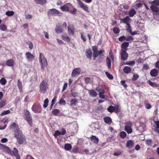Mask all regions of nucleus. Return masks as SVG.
<instances>
[{
  "mask_svg": "<svg viewBox=\"0 0 159 159\" xmlns=\"http://www.w3.org/2000/svg\"><path fill=\"white\" fill-rule=\"evenodd\" d=\"M105 74L107 77L110 79L112 80L113 79V76L110 74L108 72H106Z\"/></svg>",
  "mask_w": 159,
  "mask_h": 159,
  "instance_id": "obj_55",
  "label": "nucleus"
},
{
  "mask_svg": "<svg viewBox=\"0 0 159 159\" xmlns=\"http://www.w3.org/2000/svg\"><path fill=\"white\" fill-rule=\"evenodd\" d=\"M35 2L37 4L43 5L46 3V0H34Z\"/></svg>",
  "mask_w": 159,
  "mask_h": 159,
  "instance_id": "obj_31",
  "label": "nucleus"
},
{
  "mask_svg": "<svg viewBox=\"0 0 159 159\" xmlns=\"http://www.w3.org/2000/svg\"><path fill=\"white\" fill-rule=\"evenodd\" d=\"M88 92L90 96L92 97H95L97 95V92L93 90H89Z\"/></svg>",
  "mask_w": 159,
  "mask_h": 159,
  "instance_id": "obj_17",
  "label": "nucleus"
},
{
  "mask_svg": "<svg viewBox=\"0 0 159 159\" xmlns=\"http://www.w3.org/2000/svg\"><path fill=\"white\" fill-rule=\"evenodd\" d=\"M60 131L61 132L62 135L65 134L66 133V130L63 128L61 129L60 130Z\"/></svg>",
  "mask_w": 159,
  "mask_h": 159,
  "instance_id": "obj_63",
  "label": "nucleus"
},
{
  "mask_svg": "<svg viewBox=\"0 0 159 159\" xmlns=\"http://www.w3.org/2000/svg\"><path fill=\"white\" fill-rule=\"evenodd\" d=\"M113 32L115 34H118L120 32V30L118 27H114L113 30Z\"/></svg>",
  "mask_w": 159,
  "mask_h": 159,
  "instance_id": "obj_50",
  "label": "nucleus"
},
{
  "mask_svg": "<svg viewBox=\"0 0 159 159\" xmlns=\"http://www.w3.org/2000/svg\"><path fill=\"white\" fill-rule=\"evenodd\" d=\"M126 134L124 131H122L120 133V136L122 138H124L126 136Z\"/></svg>",
  "mask_w": 159,
  "mask_h": 159,
  "instance_id": "obj_44",
  "label": "nucleus"
},
{
  "mask_svg": "<svg viewBox=\"0 0 159 159\" xmlns=\"http://www.w3.org/2000/svg\"><path fill=\"white\" fill-rule=\"evenodd\" d=\"M59 111L57 109H55L52 111V113L54 115H57L59 112Z\"/></svg>",
  "mask_w": 159,
  "mask_h": 159,
  "instance_id": "obj_54",
  "label": "nucleus"
},
{
  "mask_svg": "<svg viewBox=\"0 0 159 159\" xmlns=\"http://www.w3.org/2000/svg\"><path fill=\"white\" fill-rule=\"evenodd\" d=\"M114 111L116 113L119 112L120 110V107L118 105H116L114 106Z\"/></svg>",
  "mask_w": 159,
  "mask_h": 159,
  "instance_id": "obj_41",
  "label": "nucleus"
},
{
  "mask_svg": "<svg viewBox=\"0 0 159 159\" xmlns=\"http://www.w3.org/2000/svg\"><path fill=\"white\" fill-rule=\"evenodd\" d=\"M14 64V61L12 59L8 60L6 61V64L9 66H12Z\"/></svg>",
  "mask_w": 159,
  "mask_h": 159,
  "instance_id": "obj_22",
  "label": "nucleus"
},
{
  "mask_svg": "<svg viewBox=\"0 0 159 159\" xmlns=\"http://www.w3.org/2000/svg\"><path fill=\"white\" fill-rule=\"evenodd\" d=\"M6 103V100H2L0 102V108H2L4 106Z\"/></svg>",
  "mask_w": 159,
  "mask_h": 159,
  "instance_id": "obj_53",
  "label": "nucleus"
},
{
  "mask_svg": "<svg viewBox=\"0 0 159 159\" xmlns=\"http://www.w3.org/2000/svg\"><path fill=\"white\" fill-rule=\"evenodd\" d=\"M125 130L128 134L131 133L132 131V130L131 127H127L126 128L125 127Z\"/></svg>",
  "mask_w": 159,
  "mask_h": 159,
  "instance_id": "obj_37",
  "label": "nucleus"
},
{
  "mask_svg": "<svg viewBox=\"0 0 159 159\" xmlns=\"http://www.w3.org/2000/svg\"><path fill=\"white\" fill-rule=\"evenodd\" d=\"M77 102V100L76 99H73L70 101L71 105H75Z\"/></svg>",
  "mask_w": 159,
  "mask_h": 159,
  "instance_id": "obj_47",
  "label": "nucleus"
},
{
  "mask_svg": "<svg viewBox=\"0 0 159 159\" xmlns=\"http://www.w3.org/2000/svg\"><path fill=\"white\" fill-rule=\"evenodd\" d=\"M81 72V69L80 68H77L74 69L71 73L72 77H74L76 75H79Z\"/></svg>",
  "mask_w": 159,
  "mask_h": 159,
  "instance_id": "obj_10",
  "label": "nucleus"
},
{
  "mask_svg": "<svg viewBox=\"0 0 159 159\" xmlns=\"http://www.w3.org/2000/svg\"><path fill=\"white\" fill-rule=\"evenodd\" d=\"M39 61L40 64L41 65V68L43 70L44 68L47 66L48 64L46 58L44 57L43 54L40 53L39 57Z\"/></svg>",
  "mask_w": 159,
  "mask_h": 159,
  "instance_id": "obj_3",
  "label": "nucleus"
},
{
  "mask_svg": "<svg viewBox=\"0 0 159 159\" xmlns=\"http://www.w3.org/2000/svg\"><path fill=\"white\" fill-rule=\"evenodd\" d=\"M60 135H62L61 132L58 130H56L54 134V135L55 137H57L58 136Z\"/></svg>",
  "mask_w": 159,
  "mask_h": 159,
  "instance_id": "obj_45",
  "label": "nucleus"
},
{
  "mask_svg": "<svg viewBox=\"0 0 159 159\" xmlns=\"http://www.w3.org/2000/svg\"><path fill=\"white\" fill-rule=\"evenodd\" d=\"M92 52L90 49H88L86 50V55L87 58H91L92 57Z\"/></svg>",
  "mask_w": 159,
  "mask_h": 159,
  "instance_id": "obj_20",
  "label": "nucleus"
},
{
  "mask_svg": "<svg viewBox=\"0 0 159 159\" xmlns=\"http://www.w3.org/2000/svg\"><path fill=\"white\" fill-rule=\"evenodd\" d=\"M48 98L46 99L44 102L43 107L44 108H46L48 105Z\"/></svg>",
  "mask_w": 159,
  "mask_h": 159,
  "instance_id": "obj_49",
  "label": "nucleus"
},
{
  "mask_svg": "<svg viewBox=\"0 0 159 159\" xmlns=\"http://www.w3.org/2000/svg\"><path fill=\"white\" fill-rule=\"evenodd\" d=\"M120 56L121 59L124 61L126 60L128 57V54L126 51L122 49L120 50Z\"/></svg>",
  "mask_w": 159,
  "mask_h": 159,
  "instance_id": "obj_9",
  "label": "nucleus"
},
{
  "mask_svg": "<svg viewBox=\"0 0 159 159\" xmlns=\"http://www.w3.org/2000/svg\"><path fill=\"white\" fill-rule=\"evenodd\" d=\"M17 86L20 92H21L22 91V84L20 80H18L17 81Z\"/></svg>",
  "mask_w": 159,
  "mask_h": 159,
  "instance_id": "obj_30",
  "label": "nucleus"
},
{
  "mask_svg": "<svg viewBox=\"0 0 159 159\" xmlns=\"http://www.w3.org/2000/svg\"><path fill=\"white\" fill-rule=\"evenodd\" d=\"M150 8L152 11L156 12H158L159 10V7L154 5H152L150 7Z\"/></svg>",
  "mask_w": 159,
  "mask_h": 159,
  "instance_id": "obj_23",
  "label": "nucleus"
},
{
  "mask_svg": "<svg viewBox=\"0 0 159 159\" xmlns=\"http://www.w3.org/2000/svg\"><path fill=\"white\" fill-rule=\"evenodd\" d=\"M25 120L28 122L29 125L31 126L32 124V119L31 117V116L29 118L28 117L27 118H26L25 119Z\"/></svg>",
  "mask_w": 159,
  "mask_h": 159,
  "instance_id": "obj_39",
  "label": "nucleus"
},
{
  "mask_svg": "<svg viewBox=\"0 0 159 159\" xmlns=\"http://www.w3.org/2000/svg\"><path fill=\"white\" fill-rule=\"evenodd\" d=\"M66 102L63 98H61L60 99L59 103L61 105H65L66 104Z\"/></svg>",
  "mask_w": 159,
  "mask_h": 159,
  "instance_id": "obj_48",
  "label": "nucleus"
},
{
  "mask_svg": "<svg viewBox=\"0 0 159 159\" xmlns=\"http://www.w3.org/2000/svg\"><path fill=\"white\" fill-rule=\"evenodd\" d=\"M3 151L9 154L12 156H15L16 159H20V157L18 154V151L16 148H14L12 151L9 147L6 146Z\"/></svg>",
  "mask_w": 159,
  "mask_h": 159,
  "instance_id": "obj_2",
  "label": "nucleus"
},
{
  "mask_svg": "<svg viewBox=\"0 0 159 159\" xmlns=\"http://www.w3.org/2000/svg\"><path fill=\"white\" fill-rule=\"evenodd\" d=\"M6 80L4 78H2L0 80V83L2 85H5L6 83Z\"/></svg>",
  "mask_w": 159,
  "mask_h": 159,
  "instance_id": "obj_42",
  "label": "nucleus"
},
{
  "mask_svg": "<svg viewBox=\"0 0 159 159\" xmlns=\"http://www.w3.org/2000/svg\"><path fill=\"white\" fill-rule=\"evenodd\" d=\"M155 123L156 125V127L154 131L158 134V131H159V121H155Z\"/></svg>",
  "mask_w": 159,
  "mask_h": 159,
  "instance_id": "obj_28",
  "label": "nucleus"
},
{
  "mask_svg": "<svg viewBox=\"0 0 159 159\" xmlns=\"http://www.w3.org/2000/svg\"><path fill=\"white\" fill-rule=\"evenodd\" d=\"M31 109L33 111L36 113H40L42 111L41 106L40 104H34L31 108Z\"/></svg>",
  "mask_w": 159,
  "mask_h": 159,
  "instance_id": "obj_5",
  "label": "nucleus"
},
{
  "mask_svg": "<svg viewBox=\"0 0 159 159\" xmlns=\"http://www.w3.org/2000/svg\"><path fill=\"white\" fill-rule=\"evenodd\" d=\"M48 87V84L45 80H43L39 85V91L40 93H44Z\"/></svg>",
  "mask_w": 159,
  "mask_h": 159,
  "instance_id": "obj_4",
  "label": "nucleus"
},
{
  "mask_svg": "<svg viewBox=\"0 0 159 159\" xmlns=\"http://www.w3.org/2000/svg\"><path fill=\"white\" fill-rule=\"evenodd\" d=\"M144 20H141L140 21H138L137 23V25L138 27L141 30H143L144 29V26L143 25Z\"/></svg>",
  "mask_w": 159,
  "mask_h": 159,
  "instance_id": "obj_12",
  "label": "nucleus"
},
{
  "mask_svg": "<svg viewBox=\"0 0 159 159\" xmlns=\"http://www.w3.org/2000/svg\"><path fill=\"white\" fill-rule=\"evenodd\" d=\"M150 74L152 76L156 77L158 74V71L157 69H154L151 70Z\"/></svg>",
  "mask_w": 159,
  "mask_h": 159,
  "instance_id": "obj_16",
  "label": "nucleus"
},
{
  "mask_svg": "<svg viewBox=\"0 0 159 159\" xmlns=\"http://www.w3.org/2000/svg\"><path fill=\"white\" fill-rule=\"evenodd\" d=\"M122 152L120 151H116L114 153L113 155L115 156H117L121 154Z\"/></svg>",
  "mask_w": 159,
  "mask_h": 159,
  "instance_id": "obj_59",
  "label": "nucleus"
},
{
  "mask_svg": "<svg viewBox=\"0 0 159 159\" xmlns=\"http://www.w3.org/2000/svg\"><path fill=\"white\" fill-rule=\"evenodd\" d=\"M120 20V23L126 24L127 25L128 24H129L130 19L129 16H126L124 18H121Z\"/></svg>",
  "mask_w": 159,
  "mask_h": 159,
  "instance_id": "obj_13",
  "label": "nucleus"
},
{
  "mask_svg": "<svg viewBox=\"0 0 159 159\" xmlns=\"http://www.w3.org/2000/svg\"><path fill=\"white\" fill-rule=\"evenodd\" d=\"M104 120L105 122L108 124H111V120L109 117H106L104 118Z\"/></svg>",
  "mask_w": 159,
  "mask_h": 159,
  "instance_id": "obj_25",
  "label": "nucleus"
},
{
  "mask_svg": "<svg viewBox=\"0 0 159 159\" xmlns=\"http://www.w3.org/2000/svg\"><path fill=\"white\" fill-rule=\"evenodd\" d=\"M68 31L69 33L72 35H73L74 34V27L71 25H68Z\"/></svg>",
  "mask_w": 159,
  "mask_h": 159,
  "instance_id": "obj_14",
  "label": "nucleus"
},
{
  "mask_svg": "<svg viewBox=\"0 0 159 159\" xmlns=\"http://www.w3.org/2000/svg\"><path fill=\"white\" fill-rule=\"evenodd\" d=\"M125 40L127 41H131L134 39V37L131 36H129L126 37L125 36Z\"/></svg>",
  "mask_w": 159,
  "mask_h": 159,
  "instance_id": "obj_38",
  "label": "nucleus"
},
{
  "mask_svg": "<svg viewBox=\"0 0 159 159\" xmlns=\"http://www.w3.org/2000/svg\"><path fill=\"white\" fill-rule=\"evenodd\" d=\"M126 30L128 32H129L130 33L131 32V31H132V29H131V27L130 26V25L129 24H128L127 25H126Z\"/></svg>",
  "mask_w": 159,
  "mask_h": 159,
  "instance_id": "obj_51",
  "label": "nucleus"
},
{
  "mask_svg": "<svg viewBox=\"0 0 159 159\" xmlns=\"http://www.w3.org/2000/svg\"><path fill=\"white\" fill-rule=\"evenodd\" d=\"M135 64V62L134 61H127L125 63V65H129L130 66H133Z\"/></svg>",
  "mask_w": 159,
  "mask_h": 159,
  "instance_id": "obj_34",
  "label": "nucleus"
},
{
  "mask_svg": "<svg viewBox=\"0 0 159 159\" xmlns=\"http://www.w3.org/2000/svg\"><path fill=\"white\" fill-rule=\"evenodd\" d=\"M71 6H72V4L70 3H67L61 7L60 8L63 11L68 12L69 11Z\"/></svg>",
  "mask_w": 159,
  "mask_h": 159,
  "instance_id": "obj_8",
  "label": "nucleus"
},
{
  "mask_svg": "<svg viewBox=\"0 0 159 159\" xmlns=\"http://www.w3.org/2000/svg\"><path fill=\"white\" fill-rule=\"evenodd\" d=\"M14 14V12L13 11H8L6 12L5 14L8 16H13Z\"/></svg>",
  "mask_w": 159,
  "mask_h": 159,
  "instance_id": "obj_33",
  "label": "nucleus"
},
{
  "mask_svg": "<svg viewBox=\"0 0 159 159\" xmlns=\"http://www.w3.org/2000/svg\"><path fill=\"white\" fill-rule=\"evenodd\" d=\"M131 70V69L129 66H125L123 69V71L125 73H130Z\"/></svg>",
  "mask_w": 159,
  "mask_h": 159,
  "instance_id": "obj_27",
  "label": "nucleus"
},
{
  "mask_svg": "<svg viewBox=\"0 0 159 159\" xmlns=\"http://www.w3.org/2000/svg\"><path fill=\"white\" fill-rule=\"evenodd\" d=\"M14 136L16 139L17 142L20 144H22L25 141V136L19 128L17 129L15 131Z\"/></svg>",
  "mask_w": 159,
  "mask_h": 159,
  "instance_id": "obj_1",
  "label": "nucleus"
},
{
  "mask_svg": "<svg viewBox=\"0 0 159 159\" xmlns=\"http://www.w3.org/2000/svg\"><path fill=\"white\" fill-rule=\"evenodd\" d=\"M109 56L112 60H114L113 56L112 54V52L111 50H110V51Z\"/></svg>",
  "mask_w": 159,
  "mask_h": 159,
  "instance_id": "obj_57",
  "label": "nucleus"
},
{
  "mask_svg": "<svg viewBox=\"0 0 159 159\" xmlns=\"http://www.w3.org/2000/svg\"><path fill=\"white\" fill-rule=\"evenodd\" d=\"M25 119L27 118L31 117L30 112L28 110H26L25 111Z\"/></svg>",
  "mask_w": 159,
  "mask_h": 159,
  "instance_id": "obj_35",
  "label": "nucleus"
},
{
  "mask_svg": "<svg viewBox=\"0 0 159 159\" xmlns=\"http://www.w3.org/2000/svg\"><path fill=\"white\" fill-rule=\"evenodd\" d=\"M70 8H72V10H70L69 11V12L71 14L75 15V12L77 11V9L75 8L74 6L72 5V6H70Z\"/></svg>",
  "mask_w": 159,
  "mask_h": 159,
  "instance_id": "obj_29",
  "label": "nucleus"
},
{
  "mask_svg": "<svg viewBox=\"0 0 159 159\" xmlns=\"http://www.w3.org/2000/svg\"><path fill=\"white\" fill-rule=\"evenodd\" d=\"M132 126V123L130 121H128L126 124L125 127H131Z\"/></svg>",
  "mask_w": 159,
  "mask_h": 159,
  "instance_id": "obj_62",
  "label": "nucleus"
},
{
  "mask_svg": "<svg viewBox=\"0 0 159 159\" xmlns=\"http://www.w3.org/2000/svg\"><path fill=\"white\" fill-rule=\"evenodd\" d=\"M134 144V141L132 140H128L126 143V146L129 148L133 147Z\"/></svg>",
  "mask_w": 159,
  "mask_h": 159,
  "instance_id": "obj_15",
  "label": "nucleus"
},
{
  "mask_svg": "<svg viewBox=\"0 0 159 159\" xmlns=\"http://www.w3.org/2000/svg\"><path fill=\"white\" fill-rule=\"evenodd\" d=\"M48 14L49 15L53 16H60L62 15V13L55 9H52L49 10Z\"/></svg>",
  "mask_w": 159,
  "mask_h": 159,
  "instance_id": "obj_6",
  "label": "nucleus"
},
{
  "mask_svg": "<svg viewBox=\"0 0 159 159\" xmlns=\"http://www.w3.org/2000/svg\"><path fill=\"white\" fill-rule=\"evenodd\" d=\"M152 3L154 4L159 6V0H155L153 1Z\"/></svg>",
  "mask_w": 159,
  "mask_h": 159,
  "instance_id": "obj_64",
  "label": "nucleus"
},
{
  "mask_svg": "<svg viewBox=\"0 0 159 159\" xmlns=\"http://www.w3.org/2000/svg\"><path fill=\"white\" fill-rule=\"evenodd\" d=\"M106 61L108 68L109 69L111 67V61L110 59L108 57L107 58Z\"/></svg>",
  "mask_w": 159,
  "mask_h": 159,
  "instance_id": "obj_36",
  "label": "nucleus"
},
{
  "mask_svg": "<svg viewBox=\"0 0 159 159\" xmlns=\"http://www.w3.org/2000/svg\"><path fill=\"white\" fill-rule=\"evenodd\" d=\"M136 11L135 10L132 8L131 9L129 12V15L130 17H133L136 14Z\"/></svg>",
  "mask_w": 159,
  "mask_h": 159,
  "instance_id": "obj_21",
  "label": "nucleus"
},
{
  "mask_svg": "<svg viewBox=\"0 0 159 159\" xmlns=\"http://www.w3.org/2000/svg\"><path fill=\"white\" fill-rule=\"evenodd\" d=\"M0 29L2 31H5L7 29V26L5 25L1 24L0 25Z\"/></svg>",
  "mask_w": 159,
  "mask_h": 159,
  "instance_id": "obj_43",
  "label": "nucleus"
},
{
  "mask_svg": "<svg viewBox=\"0 0 159 159\" xmlns=\"http://www.w3.org/2000/svg\"><path fill=\"white\" fill-rule=\"evenodd\" d=\"M129 45V42H123L122 44L121 47L122 48V49H126L128 47Z\"/></svg>",
  "mask_w": 159,
  "mask_h": 159,
  "instance_id": "obj_26",
  "label": "nucleus"
},
{
  "mask_svg": "<svg viewBox=\"0 0 159 159\" xmlns=\"http://www.w3.org/2000/svg\"><path fill=\"white\" fill-rule=\"evenodd\" d=\"M107 110L108 111L110 112H113L114 111V106H111L108 107Z\"/></svg>",
  "mask_w": 159,
  "mask_h": 159,
  "instance_id": "obj_46",
  "label": "nucleus"
},
{
  "mask_svg": "<svg viewBox=\"0 0 159 159\" xmlns=\"http://www.w3.org/2000/svg\"><path fill=\"white\" fill-rule=\"evenodd\" d=\"M139 76L137 74H134L133 75V77L132 79V80L133 81L136 80L137 79H138Z\"/></svg>",
  "mask_w": 159,
  "mask_h": 159,
  "instance_id": "obj_61",
  "label": "nucleus"
},
{
  "mask_svg": "<svg viewBox=\"0 0 159 159\" xmlns=\"http://www.w3.org/2000/svg\"><path fill=\"white\" fill-rule=\"evenodd\" d=\"M72 148V147L70 144L69 143H66L65 145L64 148L66 150H70Z\"/></svg>",
  "mask_w": 159,
  "mask_h": 159,
  "instance_id": "obj_32",
  "label": "nucleus"
},
{
  "mask_svg": "<svg viewBox=\"0 0 159 159\" xmlns=\"http://www.w3.org/2000/svg\"><path fill=\"white\" fill-rule=\"evenodd\" d=\"M15 128L16 129L15 131L16 130V129L19 128L18 125L15 122L13 123L11 125V128Z\"/></svg>",
  "mask_w": 159,
  "mask_h": 159,
  "instance_id": "obj_40",
  "label": "nucleus"
},
{
  "mask_svg": "<svg viewBox=\"0 0 159 159\" xmlns=\"http://www.w3.org/2000/svg\"><path fill=\"white\" fill-rule=\"evenodd\" d=\"M10 113V111L9 110H7L6 111H3L1 114L2 116H5L6 114H9Z\"/></svg>",
  "mask_w": 159,
  "mask_h": 159,
  "instance_id": "obj_52",
  "label": "nucleus"
},
{
  "mask_svg": "<svg viewBox=\"0 0 159 159\" xmlns=\"http://www.w3.org/2000/svg\"><path fill=\"white\" fill-rule=\"evenodd\" d=\"M146 143L148 145H150L152 144V140L151 139L147 140L146 141Z\"/></svg>",
  "mask_w": 159,
  "mask_h": 159,
  "instance_id": "obj_60",
  "label": "nucleus"
},
{
  "mask_svg": "<svg viewBox=\"0 0 159 159\" xmlns=\"http://www.w3.org/2000/svg\"><path fill=\"white\" fill-rule=\"evenodd\" d=\"M27 43L29 46V48L30 49H32L33 48V44L30 41H29L27 42Z\"/></svg>",
  "mask_w": 159,
  "mask_h": 159,
  "instance_id": "obj_58",
  "label": "nucleus"
},
{
  "mask_svg": "<svg viewBox=\"0 0 159 159\" xmlns=\"http://www.w3.org/2000/svg\"><path fill=\"white\" fill-rule=\"evenodd\" d=\"M61 38L62 39L66 42H69L70 40V39L66 35H62Z\"/></svg>",
  "mask_w": 159,
  "mask_h": 159,
  "instance_id": "obj_24",
  "label": "nucleus"
},
{
  "mask_svg": "<svg viewBox=\"0 0 159 159\" xmlns=\"http://www.w3.org/2000/svg\"><path fill=\"white\" fill-rule=\"evenodd\" d=\"M55 30L57 34L61 33L63 31L62 28L58 25L56 26Z\"/></svg>",
  "mask_w": 159,
  "mask_h": 159,
  "instance_id": "obj_19",
  "label": "nucleus"
},
{
  "mask_svg": "<svg viewBox=\"0 0 159 159\" xmlns=\"http://www.w3.org/2000/svg\"><path fill=\"white\" fill-rule=\"evenodd\" d=\"M90 139L95 144H98V141L99 139L96 136L92 135L90 137Z\"/></svg>",
  "mask_w": 159,
  "mask_h": 159,
  "instance_id": "obj_18",
  "label": "nucleus"
},
{
  "mask_svg": "<svg viewBox=\"0 0 159 159\" xmlns=\"http://www.w3.org/2000/svg\"><path fill=\"white\" fill-rule=\"evenodd\" d=\"M149 84L150 85L153 87H157V84L156 83L152 82L151 81L149 82Z\"/></svg>",
  "mask_w": 159,
  "mask_h": 159,
  "instance_id": "obj_56",
  "label": "nucleus"
},
{
  "mask_svg": "<svg viewBox=\"0 0 159 159\" xmlns=\"http://www.w3.org/2000/svg\"><path fill=\"white\" fill-rule=\"evenodd\" d=\"M25 55L27 60L29 61H32L34 59V56L30 52H26Z\"/></svg>",
  "mask_w": 159,
  "mask_h": 159,
  "instance_id": "obj_11",
  "label": "nucleus"
},
{
  "mask_svg": "<svg viewBox=\"0 0 159 159\" xmlns=\"http://www.w3.org/2000/svg\"><path fill=\"white\" fill-rule=\"evenodd\" d=\"M77 3L80 6V7L83 9L85 11L87 12H89L88 7L86 4L84 3L81 1L80 0H77Z\"/></svg>",
  "mask_w": 159,
  "mask_h": 159,
  "instance_id": "obj_7",
  "label": "nucleus"
}]
</instances>
